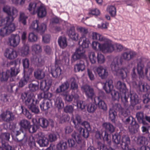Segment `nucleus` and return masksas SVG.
<instances>
[{
  "label": "nucleus",
  "mask_w": 150,
  "mask_h": 150,
  "mask_svg": "<svg viewBox=\"0 0 150 150\" xmlns=\"http://www.w3.org/2000/svg\"><path fill=\"white\" fill-rule=\"evenodd\" d=\"M58 42L60 47L62 49H64L67 45V39L64 36L59 37L58 40Z\"/></svg>",
  "instance_id": "31"
},
{
  "label": "nucleus",
  "mask_w": 150,
  "mask_h": 150,
  "mask_svg": "<svg viewBox=\"0 0 150 150\" xmlns=\"http://www.w3.org/2000/svg\"><path fill=\"white\" fill-rule=\"evenodd\" d=\"M36 122L38 125L43 128H46L48 125L49 123L48 120L44 118H39L36 120Z\"/></svg>",
  "instance_id": "32"
},
{
  "label": "nucleus",
  "mask_w": 150,
  "mask_h": 150,
  "mask_svg": "<svg viewBox=\"0 0 150 150\" xmlns=\"http://www.w3.org/2000/svg\"><path fill=\"white\" fill-rule=\"evenodd\" d=\"M41 90L43 91V92L40 93L38 95V98H44L49 99L52 97V93L48 92V90H46L44 89Z\"/></svg>",
  "instance_id": "33"
},
{
  "label": "nucleus",
  "mask_w": 150,
  "mask_h": 150,
  "mask_svg": "<svg viewBox=\"0 0 150 150\" xmlns=\"http://www.w3.org/2000/svg\"><path fill=\"white\" fill-rule=\"evenodd\" d=\"M85 49L83 48L82 47L79 46L76 50L74 53L72 55L71 59L72 62H75L80 59H85Z\"/></svg>",
  "instance_id": "9"
},
{
  "label": "nucleus",
  "mask_w": 150,
  "mask_h": 150,
  "mask_svg": "<svg viewBox=\"0 0 150 150\" xmlns=\"http://www.w3.org/2000/svg\"><path fill=\"white\" fill-rule=\"evenodd\" d=\"M108 112L109 118L112 122H114L115 119L117 115L116 112L113 109L110 108Z\"/></svg>",
  "instance_id": "46"
},
{
  "label": "nucleus",
  "mask_w": 150,
  "mask_h": 150,
  "mask_svg": "<svg viewBox=\"0 0 150 150\" xmlns=\"http://www.w3.org/2000/svg\"><path fill=\"white\" fill-rule=\"evenodd\" d=\"M46 25L43 23L39 25L37 31L40 33H43L46 30Z\"/></svg>",
  "instance_id": "64"
},
{
  "label": "nucleus",
  "mask_w": 150,
  "mask_h": 150,
  "mask_svg": "<svg viewBox=\"0 0 150 150\" xmlns=\"http://www.w3.org/2000/svg\"><path fill=\"white\" fill-rule=\"evenodd\" d=\"M9 70H7L6 72H2L1 74V81H6L9 77L10 76L9 75Z\"/></svg>",
  "instance_id": "49"
},
{
  "label": "nucleus",
  "mask_w": 150,
  "mask_h": 150,
  "mask_svg": "<svg viewBox=\"0 0 150 150\" xmlns=\"http://www.w3.org/2000/svg\"><path fill=\"white\" fill-rule=\"evenodd\" d=\"M4 56L8 59L12 60L17 57V54L16 51L14 49L12 48H7L5 51Z\"/></svg>",
  "instance_id": "17"
},
{
  "label": "nucleus",
  "mask_w": 150,
  "mask_h": 150,
  "mask_svg": "<svg viewBox=\"0 0 150 150\" xmlns=\"http://www.w3.org/2000/svg\"><path fill=\"white\" fill-rule=\"evenodd\" d=\"M71 120L74 125V127L76 129H78L79 127H81L80 126L81 125V123L83 122H82V120L81 116L76 114L75 116V118L73 117L71 118Z\"/></svg>",
  "instance_id": "20"
},
{
  "label": "nucleus",
  "mask_w": 150,
  "mask_h": 150,
  "mask_svg": "<svg viewBox=\"0 0 150 150\" xmlns=\"http://www.w3.org/2000/svg\"><path fill=\"white\" fill-rule=\"evenodd\" d=\"M136 117L138 121L140 123H142L144 125H147L148 123L146 122L145 120L150 123V117L146 115L144 116L143 112H137L136 114Z\"/></svg>",
  "instance_id": "15"
},
{
  "label": "nucleus",
  "mask_w": 150,
  "mask_h": 150,
  "mask_svg": "<svg viewBox=\"0 0 150 150\" xmlns=\"http://www.w3.org/2000/svg\"><path fill=\"white\" fill-rule=\"evenodd\" d=\"M23 102L31 112L35 114H38L39 112V108L36 105L38 102L36 99L35 96L32 93H28V95L24 93L22 95Z\"/></svg>",
  "instance_id": "3"
},
{
  "label": "nucleus",
  "mask_w": 150,
  "mask_h": 150,
  "mask_svg": "<svg viewBox=\"0 0 150 150\" xmlns=\"http://www.w3.org/2000/svg\"><path fill=\"white\" fill-rule=\"evenodd\" d=\"M56 147L58 150H66L67 148V142L64 140H61L57 144Z\"/></svg>",
  "instance_id": "36"
},
{
  "label": "nucleus",
  "mask_w": 150,
  "mask_h": 150,
  "mask_svg": "<svg viewBox=\"0 0 150 150\" xmlns=\"http://www.w3.org/2000/svg\"><path fill=\"white\" fill-rule=\"evenodd\" d=\"M57 117L59 120V122L61 123H63L69 119V116L67 115L60 113L59 112L57 115Z\"/></svg>",
  "instance_id": "35"
},
{
  "label": "nucleus",
  "mask_w": 150,
  "mask_h": 150,
  "mask_svg": "<svg viewBox=\"0 0 150 150\" xmlns=\"http://www.w3.org/2000/svg\"><path fill=\"white\" fill-rule=\"evenodd\" d=\"M107 11L112 17H115L116 15V11L115 7L113 6H108L107 8Z\"/></svg>",
  "instance_id": "45"
},
{
  "label": "nucleus",
  "mask_w": 150,
  "mask_h": 150,
  "mask_svg": "<svg viewBox=\"0 0 150 150\" xmlns=\"http://www.w3.org/2000/svg\"><path fill=\"white\" fill-rule=\"evenodd\" d=\"M30 122L25 119L21 120L19 123V125L21 127L24 129H28L30 127Z\"/></svg>",
  "instance_id": "43"
},
{
  "label": "nucleus",
  "mask_w": 150,
  "mask_h": 150,
  "mask_svg": "<svg viewBox=\"0 0 150 150\" xmlns=\"http://www.w3.org/2000/svg\"><path fill=\"white\" fill-rule=\"evenodd\" d=\"M137 69L139 75V78H143L144 77L143 69L144 66L142 63L141 60L140 59L137 60Z\"/></svg>",
  "instance_id": "22"
},
{
  "label": "nucleus",
  "mask_w": 150,
  "mask_h": 150,
  "mask_svg": "<svg viewBox=\"0 0 150 150\" xmlns=\"http://www.w3.org/2000/svg\"><path fill=\"white\" fill-rule=\"evenodd\" d=\"M20 71L19 69L16 68L15 67H11V71L9 70L10 76H16Z\"/></svg>",
  "instance_id": "55"
},
{
  "label": "nucleus",
  "mask_w": 150,
  "mask_h": 150,
  "mask_svg": "<svg viewBox=\"0 0 150 150\" xmlns=\"http://www.w3.org/2000/svg\"><path fill=\"white\" fill-rule=\"evenodd\" d=\"M9 34L7 29L5 26L1 28L0 30V35L2 37H4Z\"/></svg>",
  "instance_id": "61"
},
{
  "label": "nucleus",
  "mask_w": 150,
  "mask_h": 150,
  "mask_svg": "<svg viewBox=\"0 0 150 150\" xmlns=\"http://www.w3.org/2000/svg\"><path fill=\"white\" fill-rule=\"evenodd\" d=\"M103 43L99 44L98 47L100 51L104 53H111L114 50V46L111 41L107 38L104 39L102 42Z\"/></svg>",
  "instance_id": "7"
},
{
  "label": "nucleus",
  "mask_w": 150,
  "mask_h": 150,
  "mask_svg": "<svg viewBox=\"0 0 150 150\" xmlns=\"http://www.w3.org/2000/svg\"><path fill=\"white\" fill-rule=\"evenodd\" d=\"M89 42L86 37L80 38L79 39V44L81 45L80 46L82 47L84 49L87 48L88 47Z\"/></svg>",
  "instance_id": "34"
},
{
  "label": "nucleus",
  "mask_w": 150,
  "mask_h": 150,
  "mask_svg": "<svg viewBox=\"0 0 150 150\" xmlns=\"http://www.w3.org/2000/svg\"><path fill=\"white\" fill-rule=\"evenodd\" d=\"M21 109L22 110V112L24 114L27 118L29 119L31 118L32 116L31 114L26 109H25L23 106H21Z\"/></svg>",
  "instance_id": "56"
},
{
  "label": "nucleus",
  "mask_w": 150,
  "mask_h": 150,
  "mask_svg": "<svg viewBox=\"0 0 150 150\" xmlns=\"http://www.w3.org/2000/svg\"><path fill=\"white\" fill-rule=\"evenodd\" d=\"M67 33L69 37L74 40H77L78 39V35L75 32L74 27H71L67 31Z\"/></svg>",
  "instance_id": "29"
},
{
  "label": "nucleus",
  "mask_w": 150,
  "mask_h": 150,
  "mask_svg": "<svg viewBox=\"0 0 150 150\" xmlns=\"http://www.w3.org/2000/svg\"><path fill=\"white\" fill-rule=\"evenodd\" d=\"M121 142V146L123 150H135L134 149H129V145L130 144V139L128 135H123Z\"/></svg>",
  "instance_id": "13"
},
{
  "label": "nucleus",
  "mask_w": 150,
  "mask_h": 150,
  "mask_svg": "<svg viewBox=\"0 0 150 150\" xmlns=\"http://www.w3.org/2000/svg\"><path fill=\"white\" fill-rule=\"evenodd\" d=\"M52 106V103L50 100H44L42 103L40 104L41 109L46 110L50 108Z\"/></svg>",
  "instance_id": "30"
},
{
  "label": "nucleus",
  "mask_w": 150,
  "mask_h": 150,
  "mask_svg": "<svg viewBox=\"0 0 150 150\" xmlns=\"http://www.w3.org/2000/svg\"><path fill=\"white\" fill-rule=\"evenodd\" d=\"M57 139V135L54 133L48 135V141L53 142L56 141Z\"/></svg>",
  "instance_id": "63"
},
{
  "label": "nucleus",
  "mask_w": 150,
  "mask_h": 150,
  "mask_svg": "<svg viewBox=\"0 0 150 150\" xmlns=\"http://www.w3.org/2000/svg\"><path fill=\"white\" fill-rule=\"evenodd\" d=\"M97 59L98 63L100 64L104 63L105 60L104 55L100 53H98Z\"/></svg>",
  "instance_id": "60"
},
{
  "label": "nucleus",
  "mask_w": 150,
  "mask_h": 150,
  "mask_svg": "<svg viewBox=\"0 0 150 150\" xmlns=\"http://www.w3.org/2000/svg\"><path fill=\"white\" fill-rule=\"evenodd\" d=\"M0 118L2 121L9 123L15 119V117L12 112L6 110L1 113L0 115Z\"/></svg>",
  "instance_id": "8"
},
{
  "label": "nucleus",
  "mask_w": 150,
  "mask_h": 150,
  "mask_svg": "<svg viewBox=\"0 0 150 150\" xmlns=\"http://www.w3.org/2000/svg\"><path fill=\"white\" fill-rule=\"evenodd\" d=\"M97 108V105L95 104L91 103L87 106V110L89 112H93Z\"/></svg>",
  "instance_id": "54"
},
{
  "label": "nucleus",
  "mask_w": 150,
  "mask_h": 150,
  "mask_svg": "<svg viewBox=\"0 0 150 150\" xmlns=\"http://www.w3.org/2000/svg\"><path fill=\"white\" fill-rule=\"evenodd\" d=\"M96 71L99 76L102 79H105L108 75V70L106 67L102 66H100L97 67Z\"/></svg>",
  "instance_id": "16"
},
{
  "label": "nucleus",
  "mask_w": 150,
  "mask_h": 150,
  "mask_svg": "<svg viewBox=\"0 0 150 150\" xmlns=\"http://www.w3.org/2000/svg\"><path fill=\"white\" fill-rule=\"evenodd\" d=\"M115 87L120 92L122 104L125 108H128L129 106L128 100L129 96L128 93H127V89L125 84L118 81L116 83Z\"/></svg>",
  "instance_id": "4"
},
{
  "label": "nucleus",
  "mask_w": 150,
  "mask_h": 150,
  "mask_svg": "<svg viewBox=\"0 0 150 150\" xmlns=\"http://www.w3.org/2000/svg\"><path fill=\"white\" fill-rule=\"evenodd\" d=\"M77 30L81 34V38L86 37V36L88 33L87 29L84 27H79L77 28Z\"/></svg>",
  "instance_id": "47"
},
{
  "label": "nucleus",
  "mask_w": 150,
  "mask_h": 150,
  "mask_svg": "<svg viewBox=\"0 0 150 150\" xmlns=\"http://www.w3.org/2000/svg\"><path fill=\"white\" fill-rule=\"evenodd\" d=\"M28 88L29 89V90L27 92L23 93L21 94V99L22 95L24 93H25L26 95H28V93H32L35 96L33 93L35 92L38 90L39 88L38 83H30L28 85Z\"/></svg>",
  "instance_id": "23"
},
{
  "label": "nucleus",
  "mask_w": 150,
  "mask_h": 150,
  "mask_svg": "<svg viewBox=\"0 0 150 150\" xmlns=\"http://www.w3.org/2000/svg\"><path fill=\"white\" fill-rule=\"evenodd\" d=\"M11 133L12 136L16 137L18 141H21L23 139L25 141H27V136L25 133L23 132H21L14 129L11 130Z\"/></svg>",
  "instance_id": "12"
},
{
  "label": "nucleus",
  "mask_w": 150,
  "mask_h": 150,
  "mask_svg": "<svg viewBox=\"0 0 150 150\" xmlns=\"http://www.w3.org/2000/svg\"><path fill=\"white\" fill-rule=\"evenodd\" d=\"M5 26L6 29H7L9 34L15 30V27L14 23L6 24Z\"/></svg>",
  "instance_id": "59"
},
{
  "label": "nucleus",
  "mask_w": 150,
  "mask_h": 150,
  "mask_svg": "<svg viewBox=\"0 0 150 150\" xmlns=\"http://www.w3.org/2000/svg\"><path fill=\"white\" fill-rule=\"evenodd\" d=\"M37 36L33 33H30L29 34L28 40L29 42H35L37 40Z\"/></svg>",
  "instance_id": "57"
},
{
  "label": "nucleus",
  "mask_w": 150,
  "mask_h": 150,
  "mask_svg": "<svg viewBox=\"0 0 150 150\" xmlns=\"http://www.w3.org/2000/svg\"><path fill=\"white\" fill-rule=\"evenodd\" d=\"M94 102L96 105L98 104V108L103 110H106L107 109L106 105L105 103L101 100H100L99 97H96L94 98Z\"/></svg>",
  "instance_id": "26"
},
{
  "label": "nucleus",
  "mask_w": 150,
  "mask_h": 150,
  "mask_svg": "<svg viewBox=\"0 0 150 150\" xmlns=\"http://www.w3.org/2000/svg\"><path fill=\"white\" fill-rule=\"evenodd\" d=\"M28 17L23 12H20L19 21L20 23H22L23 25L26 24V19Z\"/></svg>",
  "instance_id": "52"
},
{
  "label": "nucleus",
  "mask_w": 150,
  "mask_h": 150,
  "mask_svg": "<svg viewBox=\"0 0 150 150\" xmlns=\"http://www.w3.org/2000/svg\"><path fill=\"white\" fill-rule=\"evenodd\" d=\"M124 135H125L123 134L122 135L121 139L120 136L118 134H115L112 135V138L113 142L117 144H120L121 145V144H122L121 139L122 137Z\"/></svg>",
  "instance_id": "44"
},
{
  "label": "nucleus",
  "mask_w": 150,
  "mask_h": 150,
  "mask_svg": "<svg viewBox=\"0 0 150 150\" xmlns=\"http://www.w3.org/2000/svg\"><path fill=\"white\" fill-rule=\"evenodd\" d=\"M52 83L51 79H46L45 80H41L40 82V87L41 89L49 90Z\"/></svg>",
  "instance_id": "21"
},
{
  "label": "nucleus",
  "mask_w": 150,
  "mask_h": 150,
  "mask_svg": "<svg viewBox=\"0 0 150 150\" xmlns=\"http://www.w3.org/2000/svg\"><path fill=\"white\" fill-rule=\"evenodd\" d=\"M113 108L117 111L122 112V115L125 117L127 115V114L123 112L122 109L121 105L119 104H115L113 105Z\"/></svg>",
  "instance_id": "51"
},
{
  "label": "nucleus",
  "mask_w": 150,
  "mask_h": 150,
  "mask_svg": "<svg viewBox=\"0 0 150 150\" xmlns=\"http://www.w3.org/2000/svg\"><path fill=\"white\" fill-rule=\"evenodd\" d=\"M37 142L40 147L47 146L48 144V140L45 137L37 140Z\"/></svg>",
  "instance_id": "41"
},
{
  "label": "nucleus",
  "mask_w": 150,
  "mask_h": 150,
  "mask_svg": "<svg viewBox=\"0 0 150 150\" xmlns=\"http://www.w3.org/2000/svg\"><path fill=\"white\" fill-rule=\"evenodd\" d=\"M92 36L93 40H96L102 42L106 38L102 35L96 33H93Z\"/></svg>",
  "instance_id": "50"
},
{
  "label": "nucleus",
  "mask_w": 150,
  "mask_h": 150,
  "mask_svg": "<svg viewBox=\"0 0 150 150\" xmlns=\"http://www.w3.org/2000/svg\"><path fill=\"white\" fill-rule=\"evenodd\" d=\"M98 144L100 147H98L96 150H115L111 147H109L108 148H106L104 144L100 142H98Z\"/></svg>",
  "instance_id": "62"
},
{
  "label": "nucleus",
  "mask_w": 150,
  "mask_h": 150,
  "mask_svg": "<svg viewBox=\"0 0 150 150\" xmlns=\"http://www.w3.org/2000/svg\"><path fill=\"white\" fill-rule=\"evenodd\" d=\"M32 49V50L35 52L36 53L40 52L42 51L41 46L38 44H35L33 45Z\"/></svg>",
  "instance_id": "58"
},
{
  "label": "nucleus",
  "mask_w": 150,
  "mask_h": 150,
  "mask_svg": "<svg viewBox=\"0 0 150 150\" xmlns=\"http://www.w3.org/2000/svg\"><path fill=\"white\" fill-rule=\"evenodd\" d=\"M137 53L135 51L128 50L123 52L120 57H116L112 62L110 65L111 70L116 75H119L123 80L127 76V69L122 68L119 69V65H122L124 61H129L135 58Z\"/></svg>",
  "instance_id": "1"
},
{
  "label": "nucleus",
  "mask_w": 150,
  "mask_h": 150,
  "mask_svg": "<svg viewBox=\"0 0 150 150\" xmlns=\"http://www.w3.org/2000/svg\"><path fill=\"white\" fill-rule=\"evenodd\" d=\"M85 59H81L79 62L74 66V71L75 72H82L85 69V65L84 61Z\"/></svg>",
  "instance_id": "19"
},
{
  "label": "nucleus",
  "mask_w": 150,
  "mask_h": 150,
  "mask_svg": "<svg viewBox=\"0 0 150 150\" xmlns=\"http://www.w3.org/2000/svg\"><path fill=\"white\" fill-rule=\"evenodd\" d=\"M102 126L107 131L110 132H113L114 131L115 128L114 126L110 123H104L102 124Z\"/></svg>",
  "instance_id": "40"
},
{
  "label": "nucleus",
  "mask_w": 150,
  "mask_h": 150,
  "mask_svg": "<svg viewBox=\"0 0 150 150\" xmlns=\"http://www.w3.org/2000/svg\"><path fill=\"white\" fill-rule=\"evenodd\" d=\"M54 101L55 106L59 109H62L63 107L64 103L62 101V99L61 97H56Z\"/></svg>",
  "instance_id": "37"
},
{
  "label": "nucleus",
  "mask_w": 150,
  "mask_h": 150,
  "mask_svg": "<svg viewBox=\"0 0 150 150\" xmlns=\"http://www.w3.org/2000/svg\"><path fill=\"white\" fill-rule=\"evenodd\" d=\"M35 77L38 79H41L45 76V74L42 70L38 69L34 73Z\"/></svg>",
  "instance_id": "48"
},
{
  "label": "nucleus",
  "mask_w": 150,
  "mask_h": 150,
  "mask_svg": "<svg viewBox=\"0 0 150 150\" xmlns=\"http://www.w3.org/2000/svg\"><path fill=\"white\" fill-rule=\"evenodd\" d=\"M81 90L85 93L86 96L88 98L93 99L96 97L93 89L89 86L85 85L81 87Z\"/></svg>",
  "instance_id": "10"
},
{
  "label": "nucleus",
  "mask_w": 150,
  "mask_h": 150,
  "mask_svg": "<svg viewBox=\"0 0 150 150\" xmlns=\"http://www.w3.org/2000/svg\"><path fill=\"white\" fill-rule=\"evenodd\" d=\"M3 9V11L6 13L8 15L17 16L18 14V10L13 6H4Z\"/></svg>",
  "instance_id": "18"
},
{
  "label": "nucleus",
  "mask_w": 150,
  "mask_h": 150,
  "mask_svg": "<svg viewBox=\"0 0 150 150\" xmlns=\"http://www.w3.org/2000/svg\"><path fill=\"white\" fill-rule=\"evenodd\" d=\"M137 142L140 145L145 146L148 144V140L145 137L140 135L137 137Z\"/></svg>",
  "instance_id": "38"
},
{
  "label": "nucleus",
  "mask_w": 150,
  "mask_h": 150,
  "mask_svg": "<svg viewBox=\"0 0 150 150\" xmlns=\"http://www.w3.org/2000/svg\"><path fill=\"white\" fill-rule=\"evenodd\" d=\"M20 38L18 34H12L8 38V42L10 45L15 47L17 46L19 43Z\"/></svg>",
  "instance_id": "11"
},
{
  "label": "nucleus",
  "mask_w": 150,
  "mask_h": 150,
  "mask_svg": "<svg viewBox=\"0 0 150 150\" xmlns=\"http://www.w3.org/2000/svg\"><path fill=\"white\" fill-rule=\"evenodd\" d=\"M40 4V3H31L29 5L28 9L30 12H31L33 13L34 14L36 12V9L38 7Z\"/></svg>",
  "instance_id": "39"
},
{
  "label": "nucleus",
  "mask_w": 150,
  "mask_h": 150,
  "mask_svg": "<svg viewBox=\"0 0 150 150\" xmlns=\"http://www.w3.org/2000/svg\"><path fill=\"white\" fill-rule=\"evenodd\" d=\"M135 87L138 88L141 92H146L149 88V85L146 83H143L141 81L137 83L136 85H133Z\"/></svg>",
  "instance_id": "27"
},
{
  "label": "nucleus",
  "mask_w": 150,
  "mask_h": 150,
  "mask_svg": "<svg viewBox=\"0 0 150 150\" xmlns=\"http://www.w3.org/2000/svg\"><path fill=\"white\" fill-rule=\"evenodd\" d=\"M135 68H134L133 69V73L132 74V83L133 85H136L137 83L140 81H139V78L137 77L135 72Z\"/></svg>",
  "instance_id": "42"
},
{
  "label": "nucleus",
  "mask_w": 150,
  "mask_h": 150,
  "mask_svg": "<svg viewBox=\"0 0 150 150\" xmlns=\"http://www.w3.org/2000/svg\"><path fill=\"white\" fill-rule=\"evenodd\" d=\"M130 102L131 106H134L139 103V99L137 94L134 92L130 93Z\"/></svg>",
  "instance_id": "25"
},
{
  "label": "nucleus",
  "mask_w": 150,
  "mask_h": 150,
  "mask_svg": "<svg viewBox=\"0 0 150 150\" xmlns=\"http://www.w3.org/2000/svg\"><path fill=\"white\" fill-rule=\"evenodd\" d=\"M124 122L126 125L129 124L128 129L131 134H135L138 132L139 125L132 116H129L127 117L125 119Z\"/></svg>",
  "instance_id": "5"
},
{
  "label": "nucleus",
  "mask_w": 150,
  "mask_h": 150,
  "mask_svg": "<svg viewBox=\"0 0 150 150\" xmlns=\"http://www.w3.org/2000/svg\"><path fill=\"white\" fill-rule=\"evenodd\" d=\"M113 88V85L112 80L108 79L103 87L104 89L107 93L111 92V95L112 98L115 100L119 99L120 97L121 98L120 93H119L118 92L114 90L112 91Z\"/></svg>",
  "instance_id": "6"
},
{
  "label": "nucleus",
  "mask_w": 150,
  "mask_h": 150,
  "mask_svg": "<svg viewBox=\"0 0 150 150\" xmlns=\"http://www.w3.org/2000/svg\"><path fill=\"white\" fill-rule=\"evenodd\" d=\"M82 126L85 127L86 129L82 127H79L78 129H76L77 131H74L71 135V138L74 139L77 143H80L82 140L81 135L85 138H87L89 136V132L91 131V129L89 122L84 121L81 123Z\"/></svg>",
  "instance_id": "2"
},
{
  "label": "nucleus",
  "mask_w": 150,
  "mask_h": 150,
  "mask_svg": "<svg viewBox=\"0 0 150 150\" xmlns=\"http://www.w3.org/2000/svg\"><path fill=\"white\" fill-rule=\"evenodd\" d=\"M60 62V60H56L54 68L51 69V74L54 78H57L59 77L61 74L62 70L59 67L61 65Z\"/></svg>",
  "instance_id": "14"
},
{
  "label": "nucleus",
  "mask_w": 150,
  "mask_h": 150,
  "mask_svg": "<svg viewBox=\"0 0 150 150\" xmlns=\"http://www.w3.org/2000/svg\"><path fill=\"white\" fill-rule=\"evenodd\" d=\"M29 79L28 76H24L23 78H22L19 82V87L22 88L25 86L27 84Z\"/></svg>",
  "instance_id": "53"
},
{
  "label": "nucleus",
  "mask_w": 150,
  "mask_h": 150,
  "mask_svg": "<svg viewBox=\"0 0 150 150\" xmlns=\"http://www.w3.org/2000/svg\"><path fill=\"white\" fill-rule=\"evenodd\" d=\"M38 17L42 18L45 16L46 11L45 7L40 4L37 8L36 12Z\"/></svg>",
  "instance_id": "28"
},
{
  "label": "nucleus",
  "mask_w": 150,
  "mask_h": 150,
  "mask_svg": "<svg viewBox=\"0 0 150 150\" xmlns=\"http://www.w3.org/2000/svg\"><path fill=\"white\" fill-rule=\"evenodd\" d=\"M69 84L67 81H66L59 86L56 90L57 93L62 92V94L65 93L66 92H67L66 91L69 88Z\"/></svg>",
  "instance_id": "24"
}]
</instances>
